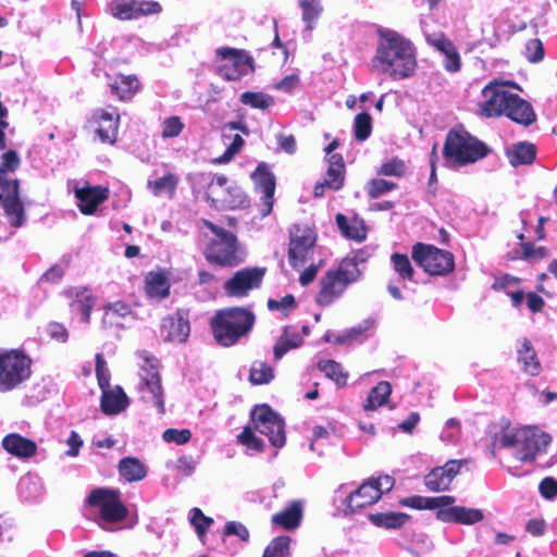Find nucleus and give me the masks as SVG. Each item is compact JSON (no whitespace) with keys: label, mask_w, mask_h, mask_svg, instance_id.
Returning a JSON list of instances; mask_svg holds the SVG:
<instances>
[{"label":"nucleus","mask_w":557,"mask_h":557,"mask_svg":"<svg viewBox=\"0 0 557 557\" xmlns=\"http://www.w3.org/2000/svg\"><path fill=\"white\" fill-rule=\"evenodd\" d=\"M377 37L372 66L394 81L412 76L417 67L412 42L400 33L388 28L377 29Z\"/></svg>","instance_id":"nucleus-1"},{"label":"nucleus","mask_w":557,"mask_h":557,"mask_svg":"<svg viewBox=\"0 0 557 557\" xmlns=\"http://www.w3.org/2000/svg\"><path fill=\"white\" fill-rule=\"evenodd\" d=\"M256 323V314L245 307L219 309L210 319L214 341L222 347H232L247 336Z\"/></svg>","instance_id":"nucleus-2"},{"label":"nucleus","mask_w":557,"mask_h":557,"mask_svg":"<svg viewBox=\"0 0 557 557\" xmlns=\"http://www.w3.org/2000/svg\"><path fill=\"white\" fill-rule=\"evenodd\" d=\"M502 448H513L515 457L522 462L535 461L539 454L545 453L552 436L536 426L505 430L499 438Z\"/></svg>","instance_id":"nucleus-3"},{"label":"nucleus","mask_w":557,"mask_h":557,"mask_svg":"<svg viewBox=\"0 0 557 557\" xmlns=\"http://www.w3.org/2000/svg\"><path fill=\"white\" fill-rule=\"evenodd\" d=\"M491 149L465 129H450L445 138L443 156L462 166L485 158Z\"/></svg>","instance_id":"nucleus-4"},{"label":"nucleus","mask_w":557,"mask_h":557,"mask_svg":"<svg viewBox=\"0 0 557 557\" xmlns=\"http://www.w3.org/2000/svg\"><path fill=\"white\" fill-rule=\"evenodd\" d=\"M361 275L356 261L343 259L336 270H330L320 281V290L315 297L319 306H329L342 296L347 286L355 283Z\"/></svg>","instance_id":"nucleus-5"},{"label":"nucleus","mask_w":557,"mask_h":557,"mask_svg":"<svg viewBox=\"0 0 557 557\" xmlns=\"http://www.w3.org/2000/svg\"><path fill=\"white\" fill-rule=\"evenodd\" d=\"M228 178L216 174L210 181L206 191V200L216 210H237L249 206V198L237 185L226 186Z\"/></svg>","instance_id":"nucleus-6"},{"label":"nucleus","mask_w":557,"mask_h":557,"mask_svg":"<svg viewBox=\"0 0 557 557\" xmlns=\"http://www.w3.org/2000/svg\"><path fill=\"white\" fill-rule=\"evenodd\" d=\"M32 363V359L17 349L0 354V392H10L28 380Z\"/></svg>","instance_id":"nucleus-7"},{"label":"nucleus","mask_w":557,"mask_h":557,"mask_svg":"<svg viewBox=\"0 0 557 557\" xmlns=\"http://www.w3.org/2000/svg\"><path fill=\"white\" fill-rule=\"evenodd\" d=\"M202 224L215 235L206 250V259L221 267H233L239 263L236 236L209 220H202Z\"/></svg>","instance_id":"nucleus-8"},{"label":"nucleus","mask_w":557,"mask_h":557,"mask_svg":"<svg viewBox=\"0 0 557 557\" xmlns=\"http://www.w3.org/2000/svg\"><path fill=\"white\" fill-rule=\"evenodd\" d=\"M412 260L430 275H447L455 269L454 255L433 245L416 243L411 250Z\"/></svg>","instance_id":"nucleus-9"},{"label":"nucleus","mask_w":557,"mask_h":557,"mask_svg":"<svg viewBox=\"0 0 557 557\" xmlns=\"http://www.w3.org/2000/svg\"><path fill=\"white\" fill-rule=\"evenodd\" d=\"M145 364L139 370V392L141 400L152 403L160 413L165 412L164 395L159 373V361L153 356L143 352Z\"/></svg>","instance_id":"nucleus-10"},{"label":"nucleus","mask_w":557,"mask_h":557,"mask_svg":"<svg viewBox=\"0 0 557 557\" xmlns=\"http://www.w3.org/2000/svg\"><path fill=\"white\" fill-rule=\"evenodd\" d=\"M86 504L97 508L101 519L106 522L117 523L128 516V509L121 500L119 490L107 487L92 488L86 498Z\"/></svg>","instance_id":"nucleus-11"},{"label":"nucleus","mask_w":557,"mask_h":557,"mask_svg":"<svg viewBox=\"0 0 557 557\" xmlns=\"http://www.w3.org/2000/svg\"><path fill=\"white\" fill-rule=\"evenodd\" d=\"M251 421L253 429L265 435L274 447L281 448L285 445L284 420L269 405H257L251 411Z\"/></svg>","instance_id":"nucleus-12"},{"label":"nucleus","mask_w":557,"mask_h":557,"mask_svg":"<svg viewBox=\"0 0 557 557\" xmlns=\"http://www.w3.org/2000/svg\"><path fill=\"white\" fill-rule=\"evenodd\" d=\"M215 53L221 60L227 61L218 67V74L225 81H239L243 76L255 72L252 57L242 49L222 47L218 48Z\"/></svg>","instance_id":"nucleus-13"},{"label":"nucleus","mask_w":557,"mask_h":557,"mask_svg":"<svg viewBox=\"0 0 557 557\" xmlns=\"http://www.w3.org/2000/svg\"><path fill=\"white\" fill-rule=\"evenodd\" d=\"M317 242L314 230L308 225L296 224L289 231L288 262L292 268L302 267L313 251Z\"/></svg>","instance_id":"nucleus-14"},{"label":"nucleus","mask_w":557,"mask_h":557,"mask_svg":"<svg viewBox=\"0 0 557 557\" xmlns=\"http://www.w3.org/2000/svg\"><path fill=\"white\" fill-rule=\"evenodd\" d=\"M265 271V268L259 267L240 269L223 284V289L230 297H246L261 286Z\"/></svg>","instance_id":"nucleus-15"},{"label":"nucleus","mask_w":557,"mask_h":557,"mask_svg":"<svg viewBox=\"0 0 557 557\" xmlns=\"http://www.w3.org/2000/svg\"><path fill=\"white\" fill-rule=\"evenodd\" d=\"M189 309L178 308L174 313L162 318L160 335L166 343L185 344L190 334Z\"/></svg>","instance_id":"nucleus-16"},{"label":"nucleus","mask_w":557,"mask_h":557,"mask_svg":"<svg viewBox=\"0 0 557 557\" xmlns=\"http://www.w3.org/2000/svg\"><path fill=\"white\" fill-rule=\"evenodd\" d=\"M251 178L255 183L256 189L260 190L262 194L258 203V208L260 215L265 218L273 210L274 193L276 187L275 175L272 173L270 166L265 162H261L257 165L256 170L251 174Z\"/></svg>","instance_id":"nucleus-17"},{"label":"nucleus","mask_w":557,"mask_h":557,"mask_svg":"<svg viewBox=\"0 0 557 557\" xmlns=\"http://www.w3.org/2000/svg\"><path fill=\"white\" fill-rule=\"evenodd\" d=\"M162 7L153 0H113L111 13L121 21L138 20L159 14Z\"/></svg>","instance_id":"nucleus-18"},{"label":"nucleus","mask_w":557,"mask_h":557,"mask_svg":"<svg viewBox=\"0 0 557 557\" xmlns=\"http://www.w3.org/2000/svg\"><path fill=\"white\" fill-rule=\"evenodd\" d=\"M482 95L485 100L480 106L481 114L486 117H496L506 111L512 92L506 90L503 84L493 82L483 88Z\"/></svg>","instance_id":"nucleus-19"},{"label":"nucleus","mask_w":557,"mask_h":557,"mask_svg":"<svg viewBox=\"0 0 557 557\" xmlns=\"http://www.w3.org/2000/svg\"><path fill=\"white\" fill-rule=\"evenodd\" d=\"M466 462V459H450L444 466L433 468L424 476V485L429 491L435 493L448 490L450 483Z\"/></svg>","instance_id":"nucleus-20"},{"label":"nucleus","mask_w":557,"mask_h":557,"mask_svg":"<svg viewBox=\"0 0 557 557\" xmlns=\"http://www.w3.org/2000/svg\"><path fill=\"white\" fill-rule=\"evenodd\" d=\"M436 519L445 523H458L471 525L484 519L481 509L468 508L463 506H443L435 513Z\"/></svg>","instance_id":"nucleus-21"},{"label":"nucleus","mask_w":557,"mask_h":557,"mask_svg":"<svg viewBox=\"0 0 557 557\" xmlns=\"http://www.w3.org/2000/svg\"><path fill=\"white\" fill-rule=\"evenodd\" d=\"M426 41L445 57L443 66L447 72L457 73L460 71L461 57L457 47L449 38L443 33H440L437 35L428 36Z\"/></svg>","instance_id":"nucleus-22"},{"label":"nucleus","mask_w":557,"mask_h":557,"mask_svg":"<svg viewBox=\"0 0 557 557\" xmlns=\"http://www.w3.org/2000/svg\"><path fill=\"white\" fill-rule=\"evenodd\" d=\"M108 77L111 79L109 84L111 94L123 102L131 101L141 88L140 81L135 74L117 73L114 76L108 75Z\"/></svg>","instance_id":"nucleus-23"},{"label":"nucleus","mask_w":557,"mask_h":557,"mask_svg":"<svg viewBox=\"0 0 557 557\" xmlns=\"http://www.w3.org/2000/svg\"><path fill=\"white\" fill-rule=\"evenodd\" d=\"M381 493L370 480L364 481L356 491L346 498V507L350 513L363 509L379 502Z\"/></svg>","instance_id":"nucleus-24"},{"label":"nucleus","mask_w":557,"mask_h":557,"mask_svg":"<svg viewBox=\"0 0 557 557\" xmlns=\"http://www.w3.org/2000/svg\"><path fill=\"white\" fill-rule=\"evenodd\" d=\"M94 119L100 123L97 134L103 144L113 145L117 138V129L120 124V114L115 108L112 111L104 109L97 110Z\"/></svg>","instance_id":"nucleus-25"},{"label":"nucleus","mask_w":557,"mask_h":557,"mask_svg":"<svg viewBox=\"0 0 557 557\" xmlns=\"http://www.w3.org/2000/svg\"><path fill=\"white\" fill-rule=\"evenodd\" d=\"M75 197L79 201V211L84 215H91L96 212L98 206L109 198V189L101 186L77 188Z\"/></svg>","instance_id":"nucleus-26"},{"label":"nucleus","mask_w":557,"mask_h":557,"mask_svg":"<svg viewBox=\"0 0 557 557\" xmlns=\"http://www.w3.org/2000/svg\"><path fill=\"white\" fill-rule=\"evenodd\" d=\"M5 196L3 210L8 221L12 227L20 228L26 222L25 208L20 196V186L14 184V187H8Z\"/></svg>","instance_id":"nucleus-27"},{"label":"nucleus","mask_w":557,"mask_h":557,"mask_svg":"<svg viewBox=\"0 0 557 557\" xmlns=\"http://www.w3.org/2000/svg\"><path fill=\"white\" fill-rule=\"evenodd\" d=\"M503 114L511 121L524 126L531 125L536 120V115L531 103L522 99L517 94L511 95V98L506 106V111H504Z\"/></svg>","instance_id":"nucleus-28"},{"label":"nucleus","mask_w":557,"mask_h":557,"mask_svg":"<svg viewBox=\"0 0 557 557\" xmlns=\"http://www.w3.org/2000/svg\"><path fill=\"white\" fill-rule=\"evenodd\" d=\"M2 447L10 455L18 458L33 457L37 451V444L17 433H10L2 440Z\"/></svg>","instance_id":"nucleus-29"},{"label":"nucleus","mask_w":557,"mask_h":557,"mask_svg":"<svg viewBox=\"0 0 557 557\" xmlns=\"http://www.w3.org/2000/svg\"><path fill=\"white\" fill-rule=\"evenodd\" d=\"M336 225L343 236L355 242H363L367 238V226L363 219L354 215L350 219L343 213L335 216Z\"/></svg>","instance_id":"nucleus-30"},{"label":"nucleus","mask_w":557,"mask_h":557,"mask_svg":"<svg viewBox=\"0 0 557 557\" xmlns=\"http://www.w3.org/2000/svg\"><path fill=\"white\" fill-rule=\"evenodd\" d=\"M302 519V506L300 500L292 502L284 510L274 513L271 517L273 525L284 530H295L299 527Z\"/></svg>","instance_id":"nucleus-31"},{"label":"nucleus","mask_w":557,"mask_h":557,"mask_svg":"<svg viewBox=\"0 0 557 557\" xmlns=\"http://www.w3.org/2000/svg\"><path fill=\"white\" fill-rule=\"evenodd\" d=\"M517 360L522 364V370L531 376H536L542 371V364L536 350L528 338H523L517 349Z\"/></svg>","instance_id":"nucleus-32"},{"label":"nucleus","mask_w":557,"mask_h":557,"mask_svg":"<svg viewBox=\"0 0 557 557\" xmlns=\"http://www.w3.org/2000/svg\"><path fill=\"white\" fill-rule=\"evenodd\" d=\"M456 503L455 496L442 495L436 497H423L420 495H413L399 500L401 506L410 507L413 509H436L440 510L443 506H450Z\"/></svg>","instance_id":"nucleus-33"},{"label":"nucleus","mask_w":557,"mask_h":557,"mask_svg":"<svg viewBox=\"0 0 557 557\" xmlns=\"http://www.w3.org/2000/svg\"><path fill=\"white\" fill-rule=\"evenodd\" d=\"M128 406V397L121 386L102 391L100 407L106 414H117Z\"/></svg>","instance_id":"nucleus-34"},{"label":"nucleus","mask_w":557,"mask_h":557,"mask_svg":"<svg viewBox=\"0 0 557 557\" xmlns=\"http://www.w3.org/2000/svg\"><path fill=\"white\" fill-rule=\"evenodd\" d=\"M170 280L162 271H151L145 276V292L150 298H166L170 295Z\"/></svg>","instance_id":"nucleus-35"},{"label":"nucleus","mask_w":557,"mask_h":557,"mask_svg":"<svg viewBox=\"0 0 557 557\" xmlns=\"http://www.w3.org/2000/svg\"><path fill=\"white\" fill-rule=\"evenodd\" d=\"M134 312L131 306L124 301H115L104 307L102 324L106 329L123 327V320L133 317Z\"/></svg>","instance_id":"nucleus-36"},{"label":"nucleus","mask_w":557,"mask_h":557,"mask_svg":"<svg viewBox=\"0 0 557 557\" xmlns=\"http://www.w3.org/2000/svg\"><path fill=\"white\" fill-rule=\"evenodd\" d=\"M506 156L512 166L529 165L536 158V147L531 143H516L507 149Z\"/></svg>","instance_id":"nucleus-37"},{"label":"nucleus","mask_w":557,"mask_h":557,"mask_svg":"<svg viewBox=\"0 0 557 557\" xmlns=\"http://www.w3.org/2000/svg\"><path fill=\"white\" fill-rule=\"evenodd\" d=\"M117 470L126 482H138L146 478L147 467L136 457H124L119 461Z\"/></svg>","instance_id":"nucleus-38"},{"label":"nucleus","mask_w":557,"mask_h":557,"mask_svg":"<svg viewBox=\"0 0 557 557\" xmlns=\"http://www.w3.org/2000/svg\"><path fill=\"white\" fill-rule=\"evenodd\" d=\"M21 164V159L17 152L13 149H10L2 153L1 163H0V185L4 187H14L20 186V181L17 178H10L8 173L14 172L18 169Z\"/></svg>","instance_id":"nucleus-39"},{"label":"nucleus","mask_w":557,"mask_h":557,"mask_svg":"<svg viewBox=\"0 0 557 557\" xmlns=\"http://www.w3.org/2000/svg\"><path fill=\"white\" fill-rule=\"evenodd\" d=\"M369 520L377 528L397 530L410 520L405 512H376L369 515Z\"/></svg>","instance_id":"nucleus-40"},{"label":"nucleus","mask_w":557,"mask_h":557,"mask_svg":"<svg viewBox=\"0 0 557 557\" xmlns=\"http://www.w3.org/2000/svg\"><path fill=\"white\" fill-rule=\"evenodd\" d=\"M392 394V385L387 381L379 382L371 388L367 401L363 405L366 411H373L388 401Z\"/></svg>","instance_id":"nucleus-41"},{"label":"nucleus","mask_w":557,"mask_h":557,"mask_svg":"<svg viewBox=\"0 0 557 557\" xmlns=\"http://www.w3.org/2000/svg\"><path fill=\"white\" fill-rule=\"evenodd\" d=\"M317 367L326 377L334 381L338 387L347 385L348 373L343 370L339 362L332 359H323L318 362Z\"/></svg>","instance_id":"nucleus-42"},{"label":"nucleus","mask_w":557,"mask_h":557,"mask_svg":"<svg viewBox=\"0 0 557 557\" xmlns=\"http://www.w3.org/2000/svg\"><path fill=\"white\" fill-rule=\"evenodd\" d=\"M178 177L169 172L164 174L162 177H159L153 181H148L147 187L151 190L154 196H160L164 193H168L170 197H173L175 190L177 188Z\"/></svg>","instance_id":"nucleus-43"},{"label":"nucleus","mask_w":557,"mask_h":557,"mask_svg":"<svg viewBox=\"0 0 557 557\" xmlns=\"http://www.w3.org/2000/svg\"><path fill=\"white\" fill-rule=\"evenodd\" d=\"M288 331L289 326H286L283 331V334L273 347L275 360H280L290 349L299 347L302 342V339L297 334L289 337Z\"/></svg>","instance_id":"nucleus-44"},{"label":"nucleus","mask_w":557,"mask_h":557,"mask_svg":"<svg viewBox=\"0 0 557 557\" xmlns=\"http://www.w3.org/2000/svg\"><path fill=\"white\" fill-rule=\"evenodd\" d=\"M239 100L243 104L255 109H268L274 103V98L262 91H245L240 95Z\"/></svg>","instance_id":"nucleus-45"},{"label":"nucleus","mask_w":557,"mask_h":557,"mask_svg":"<svg viewBox=\"0 0 557 557\" xmlns=\"http://www.w3.org/2000/svg\"><path fill=\"white\" fill-rule=\"evenodd\" d=\"M274 377L273 368L263 361H255L251 364L249 381L253 385L268 384Z\"/></svg>","instance_id":"nucleus-46"},{"label":"nucleus","mask_w":557,"mask_h":557,"mask_svg":"<svg viewBox=\"0 0 557 557\" xmlns=\"http://www.w3.org/2000/svg\"><path fill=\"white\" fill-rule=\"evenodd\" d=\"M289 536H276L268 544L262 557H287L289 554Z\"/></svg>","instance_id":"nucleus-47"},{"label":"nucleus","mask_w":557,"mask_h":557,"mask_svg":"<svg viewBox=\"0 0 557 557\" xmlns=\"http://www.w3.org/2000/svg\"><path fill=\"white\" fill-rule=\"evenodd\" d=\"M299 5L302 11V20L308 29H312L315 21L320 16L323 8L319 0H300Z\"/></svg>","instance_id":"nucleus-48"},{"label":"nucleus","mask_w":557,"mask_h":557,"mask_svg":"<svg viewBox=\"0 0 557 557\" xmlns=\"http://www.w3.org/2000/svg\"><path fill=\"white\" fill-rule=\"evenodd\" d=\"M372 132V117L368 112L358 113L354 121V135L356 140H366Z\"/></svg>","instance_id":"nucleus-49"},{"label":"nucleus","mask_w":557,"mask_h":557,"mask_svg":"<svg viewBox=\"0 0 557 557\" xmlns=\"http://www.w3.org/2000/svg\"><path fill=\"white\" fill-rule=\"evenodd\" d=\"M391 261L400 278L409 281L413 278L414 270L407 255L395 252L391 256Z\"/></svg>","instance_id":"nucleus-50"},{"label":"nucleus","mask_w":557,"mask_h":557,"mask_svg":"<svg viewBox=\"0 0 557 557\" xmlns=\"http://www.w3.org/2000/svg\"><path fill=\"white\" fill-rule=\"evenodd\" d=\"M398 185L384 178H372L367 184V193L371 199H376L384 194L395 190Z\"/></svg>","instance_id":"nucleus-51"},{"label":"nucleus","mask_w":557,"mask_h":557,"mask_svg":"<svg viewBox=\"0 0 557 557\" xmlns=\"http://www.w3.org/2000/svg\"><path fill=\"white\" fill-rule=\"evenodd\" d=\"M161 136L163 139L175 138L180 136L185 128L184 122L177 115H172L164 119L161 123Z\"/></svg>","instance_id":"nucleus-52"},{"label":"nucleus","mask_w":557,"mask_h":557,"mask_svg":"<svg viewBox=\"0 0 557 557\" xmlns=\"http://www.w3.org/2000/svg\"><path fill=\"white\" fill-rule=\"evenodd\" d=\"M94 305L95 299L87 290L77 294V299L75 300L74 306L79 312L81 320L83 322H89Z\"/></svg>","instance_id":"nucleus-53"},{"label":"nucleus","mask_w":557,"mask_h":557,"mask_svg":"<svg viewBox=\"0 0 557 557\" xmlns=\"http://www.w3.org/2000/svg\"><path fill=\"white\" fill-rule=\"evenodd\" d=\"M237 441L247 448L256 451H262L264 449L263 441L256 436L253 429L249 425H246L242 433L238 434Z\"/></svg>","instance_id":"nucleus-54"},{"label":"nucleus","mask_w":557,"mask_h":557,"mask_svg":"<svg viewBox=\"0 0 557 557\" xmlns=\"http://www.w3.org/2000/svg\"><path fill=\"white\" fill-rule=\"evenodd\" d=\"M377 175L403 177L406 174V164L403 160L394 158L384 162L377 170Z\"/></svg>","instance_id":"nucleus-55"},{"label":"nucleus","mask_w":557,"mask_h":557,"mask_svg":"<svg viewBox=\"0 0 557 557\" xmlns=\"http://www.w3.org/2000/svg\"><path fill=\"white\" fill-rule=\"evenodd\" d=\"M190 523L195 528L198 536L202 539L213 523V519L205 516L201 509L194 508L191 510Z\"/></svg>","instance_id":"nucleus-56"},{"label":"nucleus","mask_w":557,"mask_h":557,"mask_svg":"<svg viewBox=\"0 0 557 557\" xmlns=\"http://www.w3.org/2000/svg\"><path fill=\"white\" fill-rule=\"evenodd\" d=\"M324 181L327 188L333 190L341 189L345 181V169L329 165Z\"/></svg>","instance_id":"nucleus-57"},{"label":"nucleus","mask_w":557,"mask_h":557,"mask_svg":"<svg viewBox=\"0 0 557 557\" xmlns=\"http://www.w3.org/2000/svg\"><path fill=\"white\" fill-rule=\"evenodd\" d=\"M244 145H245L244 138L240 135L236 134L233 137L232 143L227 146V148L223 152V154L220 156L219 158H216L214 161L216 163L230 162L240 151V149L244 147Z\"/></svg>","instance_id":"nucleus-58"},{"label":"nucleus","mask_w":557,"mask_h":557,"mask_svg":"<svg viewBox=\"0 0 557 557\" xmlns=\"http://www.w3.org/2000/svg\"><path fill=\"white\" fill-rule=\"evenodd\" d=\"M162 438L168 443L184 445L190 441L191 432L188 429H166L162 434Z\"/></svg>","instance_id":"nucleus-59"},{"label":"nucleus","mask_w":557,"mask_h":557,"mask_svg":"<svg viewBox=\"0 0 557 557\" xmlns=\"http://www.w3.org/2000/svg\"><path fill=\"white\" fill-rule=\"evenodd\" d=\"M96 376L99 387L104 391L110 387V373L106 368V361L101 354L96 355Z\"/></svg>","instance_id":"nucleus-60"},{"label":"nucleus","mask_w":557,"mask_h":557,"mask_svg":"<svg viewBox=\"0 0 557 557\" xmlns=\"http://www.w3.org/2000/svg\"><path fill=\"white\" fill-rule=\"evenodd\" d=\"M527 59L532 62L536 63L543 60L544 58V46L543 42L539 38H533L528 41L527 44Z\"/></svg>","instance_id":"nucleus-61"},{"label":"nucleus","mask_w":557,"mask_h":557,"mask_svg":"<svg viewBox=\"0 0 557 557\" xmlns=\"http://www.w3.org/2000/svg\"><path fill=\"white\" fill-rule=\"evenodd\" d=\"M223 535H235L238 536L243 542H247L250 536L248 529L243 523L237 521H228L224 527Z\"/></svg>","instance_id":"nucleus-62"},{"label":"nucleus","mask_w":557,"mask_h":557,"mask_svg":"<svg viewBox=\"0 0 557 557\" xmlns=\"http://www.w3.org/2000/svg\"><path fill=\"white\" fill-rule=\"evenodd\" d=\"M267 306H268V309L271 311H275V310H283V311L287 310L288 311L290 309H295L297 307V302H296L295 297L292 294H288L280 300L270 298L267 302Z\"/></svg>","instance_id":"nucleus-63"},{"label":"nucleus","mask_w":557,"mask_h":557,"mask_svg":"<svg viewBox=\"0 0 557 557\" xmlns=\"http://www.w3.org/2000/svg\"><path fill=\"white\" fill-rule=\"evenodd\" d=\"M539 490L544 498L553 499L557 496V480L552 476L544 478L539 485Z\"/></svg>","instance_id":"nucleus-64"}]
</instances>
